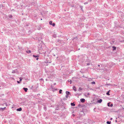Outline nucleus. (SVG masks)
Masks as SVG:
<instances>
[{"label":"nucleus","mask_w":124,"mask_h":124,"mask_svg":"<svg viewBox=\"0 0 124 124\" xmlns=\"http://www.w3.org/2000/svg\"><path fill=\"white\" fill-rule=\"evenodd\" d=\"M31 87H32L31 88H33V86H32Z\"/></svg>","instance_id":"3c124183"},{"label":"nucleus","mask_w":124,"mask_h":124,"mask_svg":"<svg viewBox=\"0 0 124 124\" xmlns=\"http://www.w3.org/2000/svg\"><path fill=\"white\" fill-rule=\"evenodd\" d=\"M80 48H79V49H78V50H80Z\"/></svg>","instance_id":"052dcab7"},{"label":"nucleus","mask_w":124,"mask_h":124,"mask_svg":"<svg viewBox=\"0 0 124 124\" xmlns=\"http://www.w3.org/2000/svg\"><path fill=\"white\" fill-rule=\"evenodd\" d=\"M111 90H109L108 91L107 93H106V94L108 95H109L110 94H109V93L110 92Z\"/></svg>","instance_id":"2eb2a0df"},{"label":"nucleus","mask_w":124,"mask_h":124,"mask_svg":"<svg viewBox=\"0 0 124 124\" xmlns=\"http://www.w3.org/2000/svg\"><path fill=\"white\" fill-rule=\"evenodd\" d=\"M102 101V100L101 99H100L98 100L97 102L98 103H101Z\"/></svg>","instance_id":"1a4fd4ad"},{"label":"nucleus","mask_w":124,"mask_h":124,"mask_svg":"<svg viewBox=\"0 0 124 124\" xmlns=\"http://www.w3.org/2000/svg\"><path fill=\"white\" fill-rule=\"evenodd\" d=\"M78 106H80V104H79Z\"/></svg>","instance_id":"864d4df0"},{"label":"nucleus","mask_w":124,"mask_h":124,"mask_svg":"<svg viewBox=\"0 0 124 124\" xmlns=\"http://www.w3.org/2000/svg\"><path fill=\"white\" fill-rule=\"evenodd\" d=\"M56 85V83H55L54 84V85Z\"/></svg>","instance_id":"49530a36"},{"label":"nucleus","mask_w":124,"mask_h":124,"mask_svg":"<svg viewBox=\"0 0 124 124\" xmlns=\"http://www.w3.org/2000/svg\"><path fill=\"white\" fill-rule=\"evenodd\" d=\"M90 95V93H88L87 94H86L85 93L84 94V96H85V97H88V95Z\"/></svg>","instance_id":"f8f14e48"},{"label":"nucleus","mask_w":124,"mask_h":124,"mask_svg":"<svg viewBox=\"0 0 124 124\" xmlns=\"http://www.w3.org/2000/svg\"><path fill=\"white\" fill-rule=\"evenodd\" d=\"M70 105L71 106H74L75 105L74 102L71 103H70Z\"/></svg>","instance_id":"f3484780"},{"label":"nucleus","mask_w":124,"mask_h":124,"mask_svg":"<svg viewBox=\"0 0 124 124\" xmlns=\"http://www.w3.org/2000/svg\"><path fill=\"white\" fill-rule=\"evenodd\" d=\"M84 4L85 5H86L88 4V2H85L84 3Z\"/></svg>","instance_id":"c9c22d12"},{"label":"nucleus","mask_w":124,"mask_h":124,"mask_svg":"<svg viewBox=\"0 0 124 124\" xmlns=\"http://www.w3.org/2000/svg\"><path fill=\"white\" fill-rule=\"evenodd\" d=\"M66 94L67 95H70V93L69 92L66 91Z\"/></svg>","instance_id":"ddd939ff"},{"label":"nucleus","mask_w":124,"mask_h":124,"mask_svg":"<svg viewBox=\"0 0 124 124\" xmlns=\"http://www.w3.org/2000/svg\"><path fill=\"white\" fill-rule=\"evenodd\" d=\"M22 108L21 107H20L16 109V110L17 111H22Z\"/></svg>","instance_id":"0eeeda50"},{"label":"nucleus","mask_w":124,"mask_h":124,"mask_svg":"<svg viewBox=\"0 0 124 124\" xmlns=\"http://www.w3.org/2000/svg\"><path fill=\"white\" fill-rule=\"evenodd\" d=\"M62 90L61 89H60L59 91V93H62Z\"/></svg>","instance_id":"bb28decb"},{"label":"nucleus","mask_w":124,"mask_h":124,"mask_svg":"<svg viewBox=\"0 0 124 124\" xmlns=\"http://www.w3.org/2000/svg\"><path fill=\"white\" fill-rule=\"evenodd\" d=\"M62 107H63L64 108V109H66V108L64 106H62Z\"/></svg>","instance_id":"c03bdc74"},{"label":"nucleus","mask_w":124,"mask_h":124,"mask_svg":"<svg viewBox=\"0 0 124 124\" xmlns=\"http://www.w3.org/2000/svg\"><path fill=\"white\" fill-rule=\"evenodd\" d=\"M53 89L55 91H57L58 90V89H57V88H54Z\"/></svg>","instance_id":"ea45409f"},{"label":"nucleus","mask_w":124,"mask_h":124,"mask_svg":"<svg viewBox=\"0 0 124 124\" xmlns=\"http://www.w3.org/2000/svg\"><path fill=\"white\" fill-rule=\"evenodd\" d=\"M3 88V86H0V89H2Z\"/></svg>","instance_id":"2f4dec72"},{"label":"nucleus","mask_w":124,"mask_h":124,"mask_svg":"<svg viewBox=\"0 0 124 124\" xmlns=\"http://www.w3.org/2000/svg\"><path fill=\"white\" fill-rule=\"evenodd\" d=\"M63 100H64V101H65L66 100H67V99L65 98H63Z\"/></svg>","instance_id":"f704fd0d"},{"label":"nucleus","mask_w":124,"mask_h":124,"mask_svg":"<svg viewBox=\"0 0 124 124\" xmlns=\"http://www.w3.org/2000/svg\"><path fill=\"white\" fill-rule=\"evenodd\" d=\"M20 80H19V81L21 82V81H22V79L23 78H20Z\"/></svg>","instance_id":"72a5a7b5"},{"label":"nucleus","mask_w":124,"mask_h":124,"mask_svg":"<svg viewBox=\"0 0 124 124\" xmlns=\"http://www.w3.org/2000/svg\"><path fill=\"white\" fill-rule=\"evenodd\" d=\"M52 55H53V56H55V55L54 54H52Z\"/></svg>","instance_id":"a18cd8bd"},{"label":"nucleus","mask_w":124,"mask_h":124,"mask_svg":"<svg viewBox=\"0 0 124 124\" xmlns=\"http://www.w3.org/2000/svg\"><path fill=\"white\" fill-rule=\"evenodd\" d=\"M41 20H42V18H41Z\"/></svg>","instance_id":"680f3d73"},{"label":"nucleus","mask_w":124,"mask_h":124,"mask_svg":"<svg viewBox=\"0 0 124 124\" xmlns=\"http://www.w3.org/2000/svg\"><path fill=\"white\" fill-rule=\"evenodd\" d=\"M113 105L112 104H111L110 105V107H112L113 106Z\"/></svg>","instance_id":"58836bf2"},{"label":"nucleus","mask_w":124,"mask_h":124,"mask_svg":"<svg viewBox=\"0 0 124 124\" xmlns=\"http://www.w3.org/2000/svg\"><path fill=\"white\" fill-rule=\"evenodd\" d=\"M17 83L18 84H20V81H17Z\"/></svg>","instance_id":"a19ab883"},{"label":"nucleus","mask_w":124,"mask_h":124,"mask_svg":"<svg viewBox=\"0 0 124 124\" xmlns=\"http://www.w3.org/2000/svg\"><path fill=\"white\" fill-rule=\"evenodd\" d=\"M68 95H67V94L66 95L65 97L66 98H68V97L69 96Z\"/></svg>","instance_id":"4c0bfd02"},{"label":"nucleus","mask_w":124,"mask_h":124,"mask_svg":"<svg viewBox=\"0 0 124 124\" xmlns=\"http://www.w3.org/2000/svg\"><path fill=\"white\" fill-rule=\"evenodd\" d=\"M63 41L62 40L58 39L57 40V43L59 45H62L63 43Z\"/></svg>","instance_id":"7ed1b4c3"},{"label":"nucleus","mask_w":124,"mask_h":124,"mask_svg":"<svg viewBox=\"0 0 124 124\" xmlns=\"http://www.w3.org/2000/svg\"><path fill=\"white\" fill-rule=\"evenodd\" d=\"M112 62H110L109 63V64H110L109 65L110 66V67H111L113 65L112 64Z\"/></svg>","instance_id":"a878e982"},{"label":"nucleus","mask_w":124,"mask_h":124,"mask_svg":"<svg viewBox=\"0 0 124 124\" xmlns=\"http://www.w3.org/2000/svg\"><path fill=\"white\" fill-rule=\"evenodd\" d=\"M51 88L52 89H54V88H53V86L52 85H51Z\"/></svg>","instance_id":"79ce46f5"},{"label":"nucleus","mask_w":124,"mask_h":124,"mask_svg":"<svg viewBox=\"0 0 124 124\" xmlns=\"http://www.w3.org/2000/svg\"><path fill=\"white\" fill-rule=\"evenodd\" d=\"M6 107H5L4 108H0V110L3 111L5 109H6Z\"/></svg>","instance_id":"6e6552de"},{"label":"nucleus","mask_w":124,"mask_h":124,"mask_svg":"<svg viewBox=\"0 0 124 124\" xmlns=\"http://www.w3.org/2000/svg\"><path fill=\"white\" fill-rule=\"evenodd\" d=\"M91 84H95V82L94 81H93V82H91Z\"/></svg>","instance_id":"c85d7f7f"},{"label":"nucleus","mask_w":124,"mask_h":124,"mask_svg":"<svg viewBox=\"0 0 124 124\" xmlns=\"http://www.w3.org/2000/svg\"><path fill=\"white\" fill-rule=\"evenodd\" d=\"M68 82H70V84H71L72 83V81L70 80H68Z\"/></svg>","instance_id":"412c9836"},{"label":"nucleus","mask_w":124,"mask_h":124,"mask_svg":"<svg viewBox=\"0 0 124 124\" xmlns=\"http://www.w3.org/2000/svg\"><path fill=\"white\" fill-rule=\"evenodd\" d=\"M111 122L110 121H108L107 122V124H111Z\"/></svg>","instance_id":"5701e85b"},{"label":"nucleus","mask_w":124,"mask_h":124,"mask_svg":"<svg viewBox=\"0 0 124 124\" xmlns=\"http://www.w3.org/2000/svg\"><path fill=\"white\" fill-rule=\"evenodd\" d=\"M83 89L82 88H81V87H79L78 89V91H81Z\"/></svg>","instance_id":"6ab92c4d"},{"label":"nucleus","mask_w":124,"mask_h":124,"mask_svg":"<svg viewBox=\"0 0 124 124\" xmlns=\"http://www.w3.org/2000/svg\"><path fill=\"white\" fill-rule=\"evenodd\" d=\"M115 121L116 122H117V120H116V121Z\"/></svg>","instance_id":"bf43d9fd"},{"label":"nucleus","mask_w":124,"mask_h":124,"mask_svg":"<svg viewBox=\"0 0 124 124\" xmlns=\"http://www.w3.org/2000/svg\"><path fill=\"white\" fill-rule=\"evenodd\" d=\"M15 73V70H13L12 72V73Z\"/></svg>","instance_id":"473e14b6"},{"label":"nucleus","mask_w":124,"mask_h":124,"mask_svg":"<svg viewBox=\"0 0 124 124\" xmlns=\"http://www.w3.org/2000/svg\"><path fill=\"white\" fill-rule=\"evenodd\" d=\"M110 102H109L107 103V105L108 107H110Z\"/></svg>","instance_id":"7c9ffc66"},{"label":"nucleus","mask_w":124,"mask_h":124,"mask_svg":"<svg viewBox=\"0 0 124 124\" xmlns=\"http://www.w3.org/2000/svg\"><path fill=\"white\" fill-rule=\"evenodd\" d=\"M1 6V4H0V8Z\"/></svg>","instance_id":"603ef678"},{"label":"nucleus","mask_w":124,"mask_h":124,"mask_svg":"<svg viewBox=\"0 0 124 124\" xmlns=\"http://www.w3.org/2000/svg\"><path fill=\"white\" fill-rule=\"evenodd\" d=\"M12 10H14V9H13Z\"/></svg>","instance_id":"0e129e2a"},{"label":"nucleus","mask_w":124,"mask_h":124,"mask_svg":"<svg viewBox=\"0 0 124 124\" xmlns=\"http://www.w3.org/2000/svg\"><path fill=\"white\" fill-rule=\"evenodd\" d=\"M110 84H108V85H110Z\"/></svg>","instance_id":"e2e57ef3"},{"label":"nucleus","mask_w":124,"mask_h":124,"mask_svg":"<svg viewBox=\"0 0 124 124\" xmlns=\"http://www.w3.org/2000/svg\"><path fill=\"white\" fill-rule=\"evenodd\" d=\"M55 25V24L54 23H53L52 24V25L53 26H54Z\"/></svg>","instance_id":"e433bc0d"},{"label":"nucleus","mask_w":124,"mask_h":124,"mask_svg":"<svg viewBox=\"0 0 124 124\" xmlns=\"http://www.w3.org/2000/svg\"><path fill=\"white\" fill-rule=\"evenodd\" d=\"M8 16L10 18H12L13 17V16L11 15H8Z\"/></svg>","instance_id":"a211bd4d"},{"label":"nucleus","mask_w":124,"mask_h":124,"mask_svg":"<svg viewBox=\"0 0 124 124\" xmlns=\"http://www.w3.org/2000/svg\"><path fill=\"white\" fill-rule=\"evenodd\" d=\"M80 101L82 103H84L85 101V100L84 98H81L80 99Z\"/></svg>","instance_id":"423d86ee"},{"label":"nucleus","mask_w":124,"mask_h":124,"mask_svg":"<svg viewBox=\"0 0 124 124\" xmlns=\"http://www.w3.org/2000/svg\"><path fill=\"white\" fill-rule=\"evenodd\" d=\"M40 81H44V80L42 78H41L40 79Z\"/></svg>","instance_id":"37998d69"},{"label":"nucleus","mask_w":124,"mask_h":124,"mask_svg":"<svg viewBox=\"0 0 124 124\" xmlns=\"http://www.w3.org/2000/svg\"><path fill=\"white\" fill-rule=\"evenodd\" d=\"M26 52L27 53H29L31 52V51L30 50H29L26 51Z\"/></svg>","instance_id":"b1692460"},{"label":"nucleus","mask_w":124,"mask_h":124,"mask_svg":"<svg viewBox=\"0 0 124 124\" xmlns=\"http://www.w3.org/2000/svg\"><path fill=\"white\" fill-rule=\"evenodd\" d=\"M39 55H33V56L35 58H36V60H38L39 59V58L38 57H39Z\"/></svg>","instance_id":"20e7f679"},{"label":"nucleus","mask_w":124,"mask_h":124,"mask_svg":"<svg viewBox=\"0 0 124 124\" xmlns=\"http://www.w3.org/2000/svg\"><path fill=\"white\" fill-rule=\"evenodd\" d=\"M90 61L88 59H87L85 61L84 65H89L90 64Z\"/></svg>","instance_id":"f03ea898"},{"label":"nucleus","mask_w":124,"mask_h":124,"mask_svg":"<svg viewBox=\"0 0 124 124\" xmlns=\"http://www.w3.org/2000/svg\"><path fill=\"white\" fill-rule=\"evenodd\" d=\"M29 23H27L25 25V26H29Z\"/></svg>","instance_id":"c756f323"},{"label":"nucleus","mask_w":124,"mask_h":124,"mask_svg":"<svg viewBox=\"0 0 124 124\" xmlns=\"http://www.w3.org/2000/svg\"><path fill=\"white\" fill-rule=\"evenodd\" d=\"M48 63H51V62H47Z\"/></svg>","instance_id":"5fc2aeb1"},{"label":"nucleus","mask_w":124,"mask_h":124,"mask_svg":"<svg viewBox=\"0 0 124 124\" xmlns=\"http://www.w3.org/2000/svg\"><path fill=\"white\" fill-rule=\"evenodd\" d=\"M112 48L113 49L112 50L113 51H114L116 49V47L114 46H113L112 47Z\"/></svg>","instance_id":"4468645a"},{"label":"nucleus","mask_w":124,"mask_h":124,"mask_svg":"<svg viewBox=\"0 0 124 124\" xmlns=\"http://www.w3.org/2000/svg\"><path fill=\"white\" fill-rule=\"evenodd\" d=\"M83 6H80V10H81L82 11H83Z\"/></svg>","instance_id":"dca6fc26"},{"label":"nucleus","mask_w":124,"mask_h":124,"mask_svg":"<svg viewBox=\"0 0 124 124\" xmlns=\"http://www.w3.org/2000/svg\"><path fill=\"white\" fill-rule=\"evenodd\" d=\"M53 22L52 21H49V24L50 25H52V24L53 23H52Z\"/></svg>","instance_id":"aec40b11"},{"label":"nucleus","mask_w":124,"mask_h":124,"mask_svg":"<svg viewBox=\"0 0 124 124\" xmlns=\"http://www.w3.org/2000/svg\"><path fill=\"white\" fill-rule=\"evenodd\" d=\"M46 81H47V79H46Z\"/></svg>","instance_id":"6e6d98bb"},{"label":"nucleus","mask_w":124,"mask_h":124,"mask_svg":"<svg viewBox=\"0 0 124 124\" xmlns=\"http://www.w3.org/2000/svg\"><path fill=\"white\" fill-rule=\"evenodd\" d=\"M77 37H75L73 38V41H74L75 40H77Z\"/></svg>","instance_id":"4be33fe9"},{"label":"nucleus","mask_w":124,"mask_h":124,"mask_svg":"<svg viewBox=\"0 0 124 124\" xmlns=\"http://www.w3.org/2000/svg\"><path fill=\"white\" fill-rule=\"evenodd\" d=\"M42 36L43 34H39L38 35V39L39 41H40V42H42V41H41V40L42 39Z\"/></svg>","instance_id":"f257e3e1"},{"label":"nucleus","mask_w":124,"mask_h":124,"mask_svg":"<svg viewBox=\"0 0 124 124\" xmlns=\"http://www.w3.org/2000/svg\"><path fill=\"white\" fill-rule=\"evenodd\" d=\"M95 108H94V109H93V110H94V111H95Z\"/></svg>","instance_id":"de8ad7c7"},{"label":"nucleus","mask_w":124,"mask_h":124,"mask_svg":"<svg viewBox=\"0 0 124 124\" xmlns=\"http://www.w3.org/2000/svg\"><path fill=\"white\" fill-rule=\"evenodd\" d=\"M43 108H44V109L45 110V111H46V108H47L45 106H44V107H43Z\"/></svg>","instance_id":"cd10ccee"},{"label":"nucleus","mask_w":124,"mask_h":124,"mask_svg":"<svg viewBox=\"0 0 124 124\" xmlns=\"http://www.w3.org/2000/svg\"><path fill=\"white\" fill-rule=\"evenodd\" d=\"M98 67H100V65L99 64H98Z\"/></svg>","instance_id":"09e8293b"},{"label":"nucleus","mask_w":124,"mask_h":124,"mask_svg":"<svg viewBox=\"0 0 124 124\" xmlns=\"http://www.w3.org/2000/svg\"><path fill=\"white\" fill-rule=\"evenodd\" d=\"M4 95V94H3L2 95V96H3Z\"/></svg>","instance_id":"4d7b16f0"},{"label":"nucleus","mask_w":124,"mask_h":124,"mask_svg":"<svg viewBox=\"0 0 124 124\" xmlns=\"http://www.w3.org/2000/svg\"><path fill=\"white\" fill-rule=\"evenodd\" d=\"M72 115L74 116H75V115L74 114H73Z\"/></svg>","instance_id":"8fccbe9b"},{"label":"nucleus","mask_w":124,"mask_h":124,"mask_svg":"<svg viewBox=\"0 0 124 124\" xmlns=\"http://www.w3.org/2000/svg\"><path fill=\"white\" fill-rule=\"evenodd\" d=\"M23 90H24L25 92H27V91L28 90V89L27 88H26L25 87H23Z\"/></svg>","instance_id":"9d476101"},{"label":"nucleus","mask_w":124,"mask_h":124,"mask_svg":"<svg viewBox=\"0 0 124 124\" xmlns=\"http://www.w3.org/2000/svg\"><path fill=\"white\" fill-rule=\"evenodd\" d=\"M41 27L40 26H39L38 27V28H37V29L39 30H40L41 29Z\"/></svg>","instance_id":"393cba45"},{"label":"nucleus","mask_w":124,"mask_h":124,"mask_svg":"<svg viewBox=\"0 0 124 124\" xmlns=\"http://www.w3.org/2000/svg\"><path fill=\"white\" fill-rule=\"evenodd\" d=\"M112 119V118H111L110 119V120H111Z\"/></svg>","instance_id":"13d9d810"},{"label":"nucleus","mask_w":124,"mask_h":124,"mask_svg":"<svg viewBox=\"0 0 124 124\" xmlns=\"http://www.w3.org/2000/svg\"><path fill=\"white\" fill-rule=\"evenodd\" d=\"M73 89L76 92V88L75 86H73Z\"/></svg>","instance_id":"9b49d317"},{"label":"nucleus","mask_w":124,"mask_h":124,"mask_svg":"<svg viewBox=\"0 0 124 124\" xmlns=\"http://www.w3.org/2000/svg\"><path fill=\"white\" fill-rule=\"evenodd\" d=\"M38 47L39 49L41 48H42V46L41 43H40V44L38 45Z\"/></svg>","instance_id":"39448f33"}]
</instances>
